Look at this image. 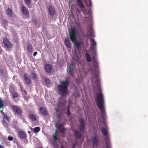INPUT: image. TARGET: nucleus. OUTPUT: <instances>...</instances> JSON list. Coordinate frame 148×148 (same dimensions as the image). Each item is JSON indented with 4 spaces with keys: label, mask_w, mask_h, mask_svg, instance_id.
<instances>
[{
    "label": "nucleus",
    "mask_w": 148,
    "mask_h": 148,
    "mask_svg": "<svg viewBox=\"0 0 148 148\" xmlns=\"http://www.w3.org/2000/svg\"><path fill=\"white\" fill-rule=\"evenodd\" d=\"M85 56L87 62H90L92 61V58L90 55L88 53H85Z\"/></svg>",
    "instance_id": "412c9836"
},
{
    "label": "nucleus",
    "mask_w": 148,
    "mask_h": 148,
    "mask_svg": "<svg viewBox=\"0 0 148 148\" xmlns=\"http://www.w3.org/2000/svg\"><path fill=\"white\" fill-rule=\"evenodd\" d=\"M45 82L47 84H49L50 83V81L49 79L48 78H45Z\"/></svg>",
    "instance_id": "7c9ffc66"
},
{
    "label": "nucleus",
    "mask_w": 148,
    "mask_h": 148,
    "mask_svg": "<svg viewBox=\"0 0 148 148\" xmlns=\"http://www.w3.org/2000/svg\"><path fill=\"white\" fill-rule=\"evenodd\" d=\"M8 139L9 140L11 141L13 140V138L12 136H9L8 137Z\"/></svg>",
    "instance_id": "f704fd0d"
},
{
    "label": "nucleus",
    "mask_w": 148,
    "mask_h": 148,
    "mask_svg": "<svg viewBox=\"0 0 148 148\" xmlns=\"http://www.w3.org/2000/svg\"><path fill=\"white\" fill-rule=\"evenodd\" d=\"M67 116H70L71 115V113L70 112V110H67Z\"/></svg>",
    "instance_id": "58836bf2"
},
{
    "label": "nucleus",
    "mask_w": 148,
    "mask_h": 148,
    "mask_svg": "<svg viewBox=\"0 0 148 148\" xmlns=\"http://www.w3.org/2000/svg\"><path fill=\"white\" fill-rule=\"evenodd\" d=\"M74 132L76 138H81V134L79 131L78 130H75Z\"/></svg>",
    "instance_id": "aec40b11"
},
{
    "label": "nucleus",
    "mask_w": 148,
    "mask_h": 148,
    "mask_svg": "<svg viewBox=\"0 0 148 148\" xmlns=\"http://www.w3.org/2000/svg\"><path fill=\"white\" fill-rule=\"evenodd\" d=\"M48 11L51 15H54L56 13L55 10L52 5H50L48 8Z\"/></svg>",
    "instance_id": "9b49d317"
},
{
    "label": "nucleus",
    "mask_w": 148,
    "mask_h": 148,
    "mask_svg": "<svg viewBox=\"0 0 148 148\" xmlns=\"http://www.w3.org/2000/svg\"><path fill=\"white\" fill-rule=\"evenodd\" d=\"M90 30L92 32V28H90Z\"/></svg>",
    "instance_id": "a18cd8bd"
},
{
    "label": "nucleus",
    "mask_w": 148,
    "mask_h": 148,
    "mask_svg": "<svg viewBox=\"0 0 148 148\" xmlns=\"http://www.w3.org/2000/svg\"><path fill=\"white\" fill-rule=\"evenodd\" d=\"M94 50H92L93 51V56H92V59H93V58H94V59H95V56L97 55V53Z\"/></svg>",
    "instance_id": "473e14b6"
},
{
    "label": "nucleus",
    "mask_w": 148,
    "mask_h": 148,
    "mask_svg": "<svg viewBox=\"0 0 148 148\" xmlns=\"http://www.w3.org/2000/svg\"><path fill=\"white\" fill-rule=\"evenodd\" d=\"M80 125L79 126V131L80 132H84L85 128V123L84 119L82 118H80L79 121Z\"/></svg>",
    "instance_id": "39448f33"
},
{
    "label": "nucleus",
    "mask_w": 148,
    "mask_h": 148,
    "mask_svg": "<svg viewBox=\"0 0 148 148\" xmlns=\"http://www.w3.org/2000/svg\"><path fill=\"white\" fill-rule=\"evenodd\" d=\"M96 43L94 40L92 38L91 39L90 41V45H91V48L92 50L95 49L96 48Z\"/></svg>",
    "instance_id": "2eb2a0df"
},
{
    "label": "nucleus",
    "mask_w": 148,
    "mask_h": 148,
    "mask_svg": "<svg viewBox=\"0 0 148 148\" xmlns=\"http://www.w3.org/2000/svg\"><path fill=\"white\" fill-rule=\"evenodd\" d=\"M25 3L27 4H30L31 2V0H25Z\"/></svg>",
    "instance_id": "4c0bfd02"
},
{
    "label": "nucleus",
    "mask_w": 148,
    "mask_h": 148,
    "mask_svg": "<svg viewBox=\"0 0 148 148\" xmlns=\"http://www.w3.org/2000/svg\"><path fill=\"white\" fill-rule=\"evenodd\" d=\"M65 45L68 47H71V45L70 40L68 38H66L65 40Z\"/></svg>",
    "instance_id": "5701e85b"
},
{
    "label": "nucleus",
    "mask_w": 148,
    "mask_h": 148,
    "mask_svg": "<svg viewBox=\"0 0 148 148\" xmlns=\"http://www.w3.org/2000/svg\"><path fill=\"white\" fill-rule=\"evenodd\" d=\"M37 54V52H35L34 53L33 55L34 56H35Z\"/></svg>",
    "instance_id": "ea45409f"
},
{
    "label": "nucleus",
    "mask_w": 148,
    "mask_h": 148,
    "mask_svg": "<svg viewBox=\"0 0 148 148\" xmlns=\"http://www.w3.org/2000/svg\"><path fill=\"white\" fill-rule=\"evenodd\" d=\"M88 1H89V4L88 5L87 4V3H86V5L88 7H91L92 5V1L91 0H88Z\"/></svg>",
    "instance_id": "72a5a7b5"
},
{
    "label": "nucleus",
    "mask_w": 148,
    "mask_h": 148,
    "mask_svg": "<svg viewBox=\"0 0 148 148\" xmlns=\"http://www.w3.org/2000/svg\"><path fill=\"white\" fill-rule=\"evenodd\" d=\"M21 11L23 13L27 15L28 14V12L27 8L25 6H23L21 7Z\"/></svg>",
    "instance_id": "6ab92c4d"
},
{
    "label": "nucleus",
    "mask_w": 148,
    "mask_h": 148,
    "mask_svg": "<svg viewBox=\"0 0 148 148\" xmlns=\"http://www.w3.org/2000/svg\"><path fill=\"white\" fill-rule=\"evenodd\" d=\"M94 36L92 34V33H91V36Z\"/></svg>",
    "instance_id": "de8ad7c7"
},
{
    "label": "nucleus",
    "mask_w": 148,
    "mask_h": 148,
    "mask_svg": "<svg viewBox=\"0 0 148 148\" xmlns=\"http://www.w3.org/2000/svg\"><path fill=\"white\" fill-rule=\"evenodd\" d=\"M84 0V2H85V3H86V1H85L84 0Z\"/></svg>",
    "instance_id": "09e8293b"
},
{
    "label": "nucleus",
    "mask_w": 148,
    "mask_h": 148,
    "mask_svg": "<svg viewBox=\"0 0 148 148\" xmlns=\"http://www.w3.org/2000/svg\"><path fill=\"white\" fill-rule=\"evenodd\" d=\"M77 32L76 31L75 28H72L69 32V36L71 40L75 45L76 48L78 49L80 48L82 43L81 41L77 40Z\"/></svg>",
    "instance_id": "f03ea898"
},
{
    "label": "nucleus",
    "mask_w": 148,
    "mask_h": 148,
    "mask_svg": "<svg viewBox=\"0 0 148 148\" xmlns=\"http://www.w3.org/2000/svg\"><path fill=\"white\" fill-rule=\"evenodd\" d=\"M40 113L43 115L47 116L48 115V112L47 109L44 107H40L39 110Z\"/></svg>",
    "instance_id": "ddd939ff"
},
{
    "label": "nucleus",
    "mask_w": 148,
    "mask_h": 148,
    "mask_svg": "<svg viewBox=\"0 0 148 148\" xmlns=\"http://www.w3.org/2000/svg\"><path fill=\"white\" fill-rule=\"evenodd\" d=\"M34 132L35 133H37L39 132L40 130V128L39 127H36L34 129Z\"/></svg>",
    "instance_id": "cd10ccee"
},
{
    "label": "nucleus",
    "mask_w": 148,
    "mask_h": 148,
    "mask_svg": "<svg viewBox=\"0 0 148 148\" xmlns=\"http://www.w3.org/2000/svg\"><path fill=\"white\" fill-rule=\"evenodd\" d=\"M28 117L32 121H36V116L33 114H30L28 115Z\"/></svg>",
    "instance_id": "4be33fe9"
},
{
    "label": "nucleus",
    "mask_w": 148,
    "mask_h": 148,
    "mask_svg": "<svg viewBox=\"0 0 148 148\" xmlns=\"http://www.w3.org/2000/svg\"><path fill=\"white\" fill-rule=\"evenodd\" d=\"M83 1H84L83 0H77V2L79 8H81L83 12L85 13L86 10L84 9L85 7Z\"/></svg>",
    "instance_id": "6e6552de"
},
{
    "label": "nucleus",
    "mask_w": 148,
    "mask_h": 148,
    "mask_svg": "<svg viewBox=\"0 0 148 148\" xmlns=\"http://www.w3.org/2000/svg\"><path fill=\"white\" fill-rule=\"evenodd\" d=\"M101 131L103 135L105 137V141L106 148H110V142L109 137L108 136V132L107 130L105 128L102 127L101 128Z\"/></svg>",
    "instance_id": "20e7f679"
},
{
    "label": "nucleus",
    "mask_w": 148,
    "mask_h": 148,
    "mask_svg": "<svg viewBox=\"0 0 148 148\" xmlns=\"http://www.w3.org/2000/svg\"><path fill=\"white\" fill-rule=\"evenodd\" d=\"M70 110V105H69L68 108H67V110Z\"/></svg>",
    "instance_id": "79ce46f5"
},
{
    "label": "nucleus",
    "mask_w": 148,
    "mask_h": 148,
    "mask_svg": "<svg viewBox=\"0 0 148 148\" xmlns=\"http://www.w3.org/2000/svg\"><path fill=\"white\" fill-rule=\"evenodd\" d=\"M12 109L14 112L16 114L21 115L22 113V111L21 109L19 108L16 106H13Z\"/></svg>",
    "instance_id": "0eeeda50"
},
{
    "label": "nucleus",
    "mask_w": 148,
    "mask_h": 148,
    "mask_svg": "<svg viewBox=\"0 0 148 148\" xmlns=\"http://www.w3.org/2000/svg\"><path fill=\"white\" fill-rule=\"evenodd\" d=\"M61 148H64V147H63L61 146Z\"/></svg>",
    "instance_id": "49530a36"
},
{
    "label": "nucleus",
    "mask_w": 148,
    "mask_h": 148,
    "mask_svg": "<svg viewBox=\"0 0 148 148\" xmlns=\"http://www.w3.org/2000/svg\"><path fill=\"white\" fill-rule=\"evenodd\" d=\"M31 75L34 79H36V78H37V76L35 73H31Z\"/></svg>",
    "instance_id": "2f4dec72"
},
{
    "label": "nucleus",
    "mask_w": 148,
    "mask_h": 148,
    "mask_svg": "<svg viewBox=\"0 0 148 148\" xmlns=\"http://www.w3.org/2000/svg\"><path fill=\"white\" fill-rule=\"evenodd\" d=\"M92 141L93 147H97L99 141V138L97 136L95 135L92 137Z\"/></svg>",
    "instance_id": "423d86ee"
},
{
    "label": "nucleus",
    "mask_w": 148,
    "mask_h": 148,
    "mask_svg": "<svg viewBox=\"0 0 148 148\" xmlns=\"http://www.w3.org/2000/svg\"><path fill=\"white\" fill-rule=\"evenodd\" d=\"M3 43L4 44V46L7 48H10L12 46V43L7 39H4Z\"/></svg>",
    "instance_id": "9d476101"
},
{
    "label": "nucleus",
    "mask_w": 148,
    "mask_h": 148,
    "mask_svg": "<svg viewBox=\"0 0 148 148\" xmlns=\"http://www.w3.org/2000/svg\"><path fill=\"white\" fill-rule=\"evenodd\" d=\"M45 70L48 73H50L52 71L51 66L49 64H47L45 66Z\"/></svg>",
    "instance_id": "dca6fc26"
},
{
    "label": "nucleus",
    "mask_w": 148,
    "mask_h": 148,
    "mask_svg": "<svg viewBox=\"0 0 148 148\" xmlns=\"http://www.w3.org/2000/svg\"><path fill=\"white\" fill-rule=\"evenodd\" d=\"M12 96L14 98H17L18 97V93L14 91L12 92Z\"/></svg>",
    "instance_id": "c85d7f7f"
},
{
    "label": "nucleus",
    "mask_w": 148,
    "mask_h": 148,
    "mask_svg": "<svg viewBox=\"0 0 148 148\" xmlns=\"http://www.w3.org/2000/svg\"><path fill=\"white\" fill-rule=\"evenodd\" d=\"M3 115V117H4V119H3V120H7V122H9V118L8 117V116L3 111H1V112Z\"/></svg>",
    "instance_id": "b1692460"
},
{
    "label": "nucleus",
    "mask_w": 148,
    "mask_h": 148,
    "mask_svg": "<svg viewBox=\"0 0 148 148\" xmlns=\"http://www.w3.org/2000/svg\"><path fill=\"white\" fill-rule=\"evenodd\" d=\"M6 13L8 16L10 17H12V12L11 10L8 8L6 10Z\"/></svg>",
    "instance_id": "a211bd4d"
},
{
    "label": "nucleus",
    "mask_w": 148,
    "mask_h": 148,
    "mask_svg": "<svg viewBox=\"0 0 148 148\" xmlns=\"http://www.w3.org/2000/svg\"><path fill=\"white\" fill-rule=\"evenodd\" d=\"M38 148H42L41 147H38Z\"/></svg>",
    "instance_id": "3c124183"
},
{
    "label": "nucleus",
    "mask_w": 148,
    "mask_h": 148,
    "mask_svg": "<svg viewBox=\"0 0 148 148\" xmlns=\"http://www.w3.org/2000/svg\"><path fill=\"white\" fill-rule=\"evenodd\" d=\"M63 126V125L62 124H61L58 125V129L60 132L62 134H64L66 131Z\"/></svg>",
    "instance_id": "f3484780"
},
{
    "label": "nucleus",
    "mask_w": 148,
    "mask_h": 148,
    "mask_svg": "<svg viewBox=\"0 0 148 148\" xmlns=\"http://www.w3.org/2000/svg\"><path fill=\"white\" fill-rule=\"evenodd\" d=\"M1 73V75L2 76L3 75V70H1L0 71Z\"/></svg>",
    "instance_id": "a19ab883"
},
{
    "label": "nucleus",
    "mask_w": 148,
    "mask_h": 148,
    "mask_svg": "<svg viewBox=\"0 0 148 148\" xmlns=\"http://www.w3.org/2000/svg\"><path fill=\"white\" fill-rule=\"evenodd\" d=\"M8 122H7V120H3V124L5 127H6L8 126L7 124Z\"/></svg>",
    "instance_id": "c756f323"
},
{
    "label": "nucleus",
    "mask_w": 148,
    "mask_h": 148,
    "mask_svg": "<svg viewBox=\"0 0 148 148\" xmlns=\"http://www.w3.org/2000/svg\"><path fill=\"white\" fill-rule=\"evenodd\" d=\"M8 21L6 20L3 19V24L5 25H7L8 23Z\"/></svg>",
    "instance_id": "e433bc0d"
},
{
    "label": "nucleus",
    "mask_w": 148,
    "mask_h": 148,
    "mask_svg": "<svg viewBox=\"0 0 148 148\" xmlns=\"http://www.w3.org/2000/svg\"><path fill=\"white\" fill-rule=\"evenodd\" d=\"M77 143L76 142H75L72 145V146H71L72 148H75L76 145H77Z\"/></svg>",
    "instance_id": "c9c22d12"
},
{
    "label": "nucleus",
    "mask_w": 148,
    "mask_h": 148,
    "mask_svg": "<svg viewBox=\"0 0 148 148\" xmlns=\"http://www.w3.org/2000/svg\"><path fill=\"white\" fill-rule=\"evenodd\" d=\"M4 109V102L3 101L0 99V112H1L2 111H3V109Z\"/></svg>",
    "instance_id": "a878e982"
},
{
    "label": "nucleus",
    "mask_w": 148,
    "mask_h": 148,
    "mask_svg": "<svg viewBox=\"0 0 148 148\" xmlns=\"http://www.w3.org/2000/svg\"><path fill=\"white\" fill-rule=\"evenodd\" d=\"M98 63L99 62L97 59H94V58H93V64L94 69V70L92 69H90V71L93 73L92 76V81L94 82L96 84V86L98 87V90L99 93L97 94V97L95 99L97 107L100 109L101 112V116L103 119L104 120L106 114L105 112L104 105V101L103 94L101 88L99 87L100 86V80L99 78L98 72L97 71V69L98 67Z\"/></svg>",
    "instance_id": "f257e3e1"
},
{
    "label": "nucleus",
    "mask_w": 148,
    "mask_h": 148,
    "mask_svg": "<svg viewBox=\"0 0 148 148\" xmlns=\"http://www.w3.org/2000/svg\"><path fill=\"white\" fill-rule=\"evenodd\" d=\"M27 50L29 52H32L33 51V48L32 45L29 44L27 45Z\"/></svg>",
    "instance_id": "393cba45"
},
{
    "label": "nucleus",
    "mask_w": 148,
    "mask_h": 148,
    "mask_svg": "<svg viewBox=\"0 0 148 148\" xmlns=\"http://www.w3.org/2000/svg\"><path fill=\"white\" fill-rule=\"evenodd\" d=\"M68 73L71 75L72 76H73V64L71 63L70 65L68 64Z\"/></svg>",
    "instance_id": "4468645a"
},
{
    "label": "nucleus",
    "mask_w": 148,
    "mask_h": 148,
    "mask_svg": "<svg viewBox=\"0 0 148 148\" xmlns=\"http://www.w3.org/2000/svg\"><path fill=\"white\" fill-rule=\"evenodd\" d=\"M61 85L58 86V90L62 94V96H64V94L67 93L68 87L69 85V82L67 80L62 81L60 82Z\"/></svg>",
    "instance_id": "7ed1b4c3"
},
{
    "label": "nucleus",
    "mask_w": 148,
    "mask_h": 148,
    "mask_svg": "<svg viewBox=\"0 0 148 148\" xmlns=\"http://www.w3.org/2000/svg\"><path fill=\"white\" fill-rule=\"evenodd\" d=\"M53 146H55V144L53 143Z\"/></svg>",
    "instance_id": "8fccbe9b"
},
{
    "label": "nucleus",
    "mask_w": 148,
    "mask_h": 148,
    "mask_svg": "<svg viewBox=\"0 0 148 148\" xmlns=\"http://www.w3.org/2000/svg\"><path fill=\"white\" fill-rule=\"evenodd\" d=\"M73 96H75V97H79V95H77V96H75V94H74V95H73Z\"/></svg>",
    "instance_id": "c03bdc74"
},
{
    "label": "nucleus",
    "mask_w": 148,
    "mask_h": 148,
    "mask_svg": "<svg viewBox=\"0 0 148 148\" xmlns=\"http://www.w3.org/2000/svg\"><path fill=\"white\" fill-rule=\"evenodd\" d=\"M18 136L21 139H25L27 137V134L25 132L20 131L18 132Z\"/></svg>",
    "instance_id": "1a4fd4ad"
},
{
    "label": "nucleus",
    "mask_w": 148,
    "mask_h": 148,
    "mask_svg": "<svg viewBox=\"0 0 148 148\" xmlns=\"http://www.w3.org/2000/svg\"><path fill=\"white\" fill-rule=\"evenodd\" d=\"M58 133L56 131L53 134V138L54 140L56 142L58 140V137L57 136Z\"/></svg>",
    "instance_id": "bb28decb"
},
{
    "label": "nucleus",
    "mask_w": 148,
    "mask_h": 148,
    "mask_svg": "<svg viewBox=\"0 0 148 148\" xmlns=\"http://www.w3.org/2000/svg\"><path fill=\"white\" fill-rule=\"evenodd\" d=\"M0 148H4L2 146L0 145Z\"/></svg>",
    "instance_id": "37998d69"
},
{
    "label": "nucleus",
    "mask_w": 148,
    "mask_h": 148,
    "mask_svg": "<svg viewBox=\"0 0 148 148\" xmlns=\"http://www.w3.org/2000/svg\"><path fill=\"white\" fill-rule=\"evenodd\" d=\"M24 78L27 84L29 85L30 84L31 81L28 75L25 74L24 75Z\"/></svg>",
    "instance_id": "f8f14e48"
}]
</instances>
